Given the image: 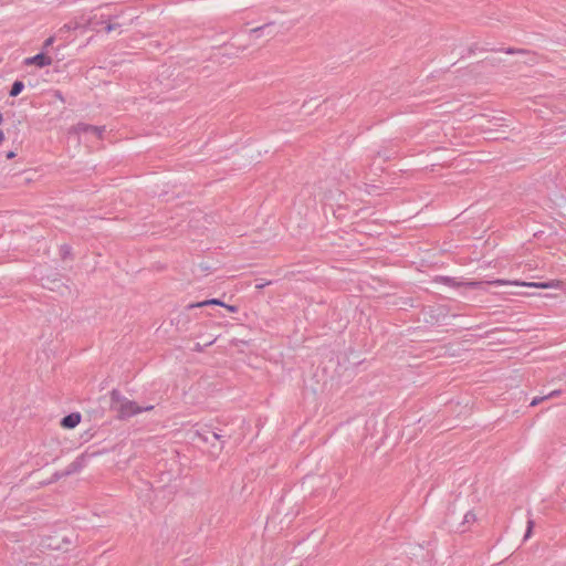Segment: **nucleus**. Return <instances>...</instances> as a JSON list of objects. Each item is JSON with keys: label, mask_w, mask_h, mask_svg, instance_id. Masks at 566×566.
<instances>
[{"label": "nucleus", "mask_w": 566, "mask_h": 566, "mask_svg": "<svg viewBox=\"0 0 566 566\" xmlns=\"http://www.w3.org/2000/svg\"><path fill=\"white\" fill-rule=\"evenodd\" d=\"M111 409L116 412L118 419L125 420L144 411H150L154 409V406H139L137 402L123 396L117 389H113L111 391Z\"/></svg>", "instance_id": "1"}, {"label": "nucleus", "mask_w": 566, "mask_h": 566, "mask_svg": "<svg viewBox=\"0 0 566 566\" xmlns=\"http://www.w3.org/2000/svg\"><path fill=\"white\" fill-rule=\"evenodd\" d=\"M483 284H490V285H522V286H530V287H537V289H551L555 284L553 281L549 282H518V281H509V280H494V281H488V282H481V281H471L467 282L465 285L472 289H478Z\"/></svg>", "instance_id": "2"}, {"label": "nucleus", "mask_w": 566, "mask_h": 566, "mask_svg": "<svg viewBox=\"0 0 566 566\" xmlns=\"http://www.w3.org/2000/svg\"><path fill=\"white\" fill-rule=\"evenodd\" d=\"M104 132L105 126H94L86 123H78L70 128L69 134L77 136H81L82 134H91L97 139H101Z\"/></svg>", "instance_id": "3"}, {"label": "nucleus", "mask_w": 566, "mask_h": 566, "mask_svg": "<svg viewBox=\"0 0 566 566\" xmlns=\"http://www.w3.org/2000/svg\"><path fill=\"white\" fill-rule=\"evenodd\" d=\"M193 436L205 443H212L221 439V436L219 433L210 430L208 427L196 429L193 431Z\"/></svg>", "instance_id": "4"}, {"label": "nucleus", "mask_w": 566, "mask_h": 566, "mask_svg": "<svg viewBox=\"0 0 566 566\" xmlns=\"http://www.w3.org/2000/svg\"><path fill=\"white\" fill-rule=\"evenodd\" d=\"M25 65H36L42 69L52 64V59L44 53H39L34 56L27 57L24 60Z\"/></svg>", "instance_id": "5"}, {"label": "nucleus", "mask_w": 566, "mask_h": 566, "mask_svg": "<svg viewBox=\"0 0 566 566\" xmlns=\"http://www.w3.org/2000/svg\"><path fill=\"white\" fill-rule=\"evenodd\" d=\"M82 468H83V459L77 458L72 463H70L64 471L56 473L55 476H56V479H61V478H64V476H67V475H71L73 473L81 471Z\"/></svg>", "instance_id": "6"}, {"label": "nucleus", "mask_w": 566, "mask_h": 566, "mask_svg": "<svg viewBox=\"0 0 566 566\" xmlns=\"http://www.w3.org/2000/svg\"><path fill=\"white\" fill-rule=\"evenodd\" d=\"M80 421H81V415L78 412H73V413L65 416L62 419L61 424L64 428L72 429V428L76 427L80 423Z\"/></svg>", "instance_id": "7"}, {"label": "nucleus", "mask_w": 566, "mask_h": 566, "mask_svg": "<svg viewBox=\"0 0 566 566\" xmlns=\"http://www.w3.org/2000/svg\"><path fill=\"white\" fill-rule=\"evenodd\" d=\"M475 521V514L472 511H468L464 516L463 521L459 527L460 532H465L468 528L465 527V524L473 523Z\"/></svg>", "instance_id": "8"}, {"label": "nucleus", "mask_w": 566, "mask_h": 566, "mask_svg": "<svg viewBox=\"0 0 566 566\" xmlns=\"http://www.w3.org/2000/svg\"><path fill=\"white\" fill-rule=\"evenodd\" d=\"M24 88V84L22 81H15L10 90V96L15 97L18 96Z\"/></svg>", "instance_id": "9"}, {"label": "nucleus", "mask_w": 566, "mask_h": 566, "mask_svg": "<svg viewBox=\"0 0 566 566\" xmlns=\"http://www.w3.org/2000/svg\"><path fill=\"white\" fill-rule=\"evenodd\" d=\"M432 282H436V283H443L448 286H454L457 285L453 277H450V276H436L432 279Z\"/></svg>", "instance_id": "10"}, {"label": "nucleus", "mask_w": 566, "mask_h": 566, "mask_svg": "<svg viewBox=\"0 0 566 566\" xmlns=\"http://www.w3.org/2000/svg\"><path fill=\"white\" fill-rule=\"evenodd\" d=\"M205 305H224L223 302H221L220 300H217V298H211V300H208V301H205V302H200V303H197V304H192L191 307H200V306H205Z\"/></svg>", "instance_id": "11"}, {"label": "nucleus", "mask_w": 566, "mask_h": 566, "mask_svg": "<svg viewBox=\"0 0 566 566\" xmlns=\"http://www.w3.org/2000/svg\"><path fill=\"white\" fill-rule=\"evenodd\" d=\"M272 27V23H268L254 29L250 30L251 35H255L256 38L260 36L265 30L270 29Z\"/></svg>", "instance_id": "12"}, {"label": "nucleus", "mask_w": 566, "mask_h": 566, "mask_svg": "<svg viewBox=\"0 0 566 566\" xmlns=\"http://www.w3.org/2000/svg\"><path fill=\"white\" fill-rule=\"evenodd\" d=\"M557 394H558V391H553V392H551L548 396H544V397H535V398L532 400L531 406H536V405H538L541 401H543V400L547 399L548 397L555 396V395H557Z\"/></svg>", "instance_id": "13"}, {"label": "nucleus", "mask_w": 566, "mask_h": 566, "mask_svg": "<svg viewBox=\"0 0 566 566\" xmlns=\"http://www.w3.org/2000/svg\"><path fill=\"white\" fill-rule=\"evenodd\" d=\"M533 527H534V521L532 518H528L527 528H526V532L524 535V539H527L531 536Z\"/></svg>", "instance_id": "14"}, {"label": "nucleus", "mask_w": 566, "mask_h": 566, "mask_svg": "<svg viewBox=\"0 0 566 566\" xmlns=\"http://www.w3.org/2000/svg\"><path fill=\"white\" fill-rule=\"evenodd\" d=\"M118 27H119L118 24H115V23H108V24L106 25V28H105V31H106L107 33H109V32H112V31L116 30Z\"/></svg>", "instance_id": "15"}, {"label": "nucleus", "mask_w": 566, "mask_h": 566, "mask_svg": "<svg viewBox=\"0 0 566 566\" xmlns=\"http://www.w3.org/2000/svg\"><path fill=\"white\" fill-rule=\"evenodd\" d=\"M505 52H506L507 54L525 53V51H524V50H521V49H513V48H509Z\"/></svg>", "instance_id": "16"}, {"label": "nucleus", "mask_w": 566, "mask_h": 566, "mask_svg": "<svg viewBox=\"0 0 566 566\" xmlns=\"http://www.w3.org/2000/svg\"><path fill=\"white\" fill-rule=\"evenodd\" d=\"M53 42H54V38L53 36L48 38L45 40V42H44V45H43L44 49H48L49 46H51L53 44Z\"/></svg>", "instance_id": "17"}, {"label": "nucleus", "mask_w": 566, "mask_h": 566, "mask_svg": "<svg viewBox=\"0 0 566 566\" xmlns=\"http://www.w3.org/2000/svg\"><path fill=\"white\" fill-rule=\"evenodd\" d=\"M61 250H62V253H63V256H64V258H65L66 255H69V254H70V252H71V248H70L69 245H62Z\"/></svg>", "instance_id": "18"}, {"label": "nucleus", "mask_w": 566, "mask_h": 566, "mask_svg": "<svg viewBox=\"0 0 566 566\" xmlns=\"http://www.w3.org/2000/svg\"><path fill=\"white\" fill-rule=\"evenodd\" d=\"M223 306H224V307H227V308H228L230 312H232V313L237 312V307H235V306H233V305H226V304H224Z\"/></svg>", "instance_id": "19"}, {"label": "nucleus", "mask_w": 566, "mask_h": 566, "mask_svg": "<svg viewBox=\"0 0 566 566\" xmlns=\"http://www.w3.org/2000/svg\"><path fill=\"white\" fill-rule=\"evenodd\" d=\"M14 156H15V154L13 151H9L7 155L8 158H13Z\"/></svg>", "instance_id": "20"}, {"label": "nucleus", "mask_w": 566, "mask_h": 566, "mask_svg": "<svg viewBox=\"0 0 566 566\" xmlns=\"http://www.w3.org/2000/svg\"><path fill=\"white\" fill-rule=\"evenodd\" d=\"M55 96H56L59 99L63 101V96H62V94H61L60 92H56Z\"/></svg>", "instance_id": "21"}, {"label": "nucleus", "mask_w": 566, "mask_h": 566, "mask_svg": "<svg viewBox=\"0 0 566 566\" xmlns=\"http://www.w3.org/2000/svg\"><path fill=\"white\" fill-rule=\"evenodd\" d=\"M3 132L0 129V142L3 139Z\"/></svg>", "instance_id": "22"}, {"label": "nucleus", "mask_w": 566, "mask_h": 566, "mask_svg": "<svg viewBox=\"0 0 566 566\" xmlns=\"http://www.w3.org/2000/svg\"><path fill=\"white\" fill-rule=\"evenodd\" d=\"M474 52V49L473 48H470L469 49V54H472Z\"/></svg>", "instance_id": "23"}]
</instances>
